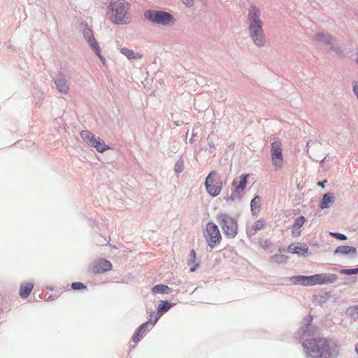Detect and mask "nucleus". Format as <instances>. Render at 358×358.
Returning a JSON list of instances; mask_svg holds the SVG:
<instances>
[{
  "instance_id": "27",
  "label": "nucleus",
  "mask_w": 358,
  "mask_h": 358,
  "mask_svg": "<svg viewBox=\"0 0 358 358\" xmlns=\"http://www.w3.org/2000/svg\"><path fill=\"white\" fill-rule=\"evenodd\" d=\"M316 37L319 41L326 43H330L331 41V37L328 34H318Z\"/></svg>"
},
{
  "instance_id": "35",
  "label": "nucleus",
  "mask_w": 358,
  "mask_h": 358,
  "mask_svg": "<svg viewBox=\"0 0 358 358\" xmlns=\"http://www.w3.org/2000/svg\"><path fill=\"white\" fill-rule=\"evenodd\" d=\"M327 182V180H324V181L319 182L317 185L322 187H324V183Z\"/></svg>"
},
{
  "instance_id": "2",
  "label": "nucleus",
  "mask_w": 358,
  "mask_h": 358,
  "mask_svg": "<svg viewBox=\"0 0 358 358\" xmlns=\"http://www.w3.org/2000/svg\"><path fill=\"white\" fill-rule=\"evenodd\" d=\"M259 16L260 10L255 6H251L248 14L250 35L254 43L261 47L265 44V38Z\"/></svg>"
},
{
  "instance_id": "4",
  "label": "nucleus",
  "mask_w": 358,
  "mask_h": 358,
  "mask_svg": "<svg viewBox=\"0 0 358 358\" xmlns=\"http://www.w3.org/2000/svg\"><path fill=\"white\" fill-rule=\"evenodd\" d=\"M337 278L338 277L336 275L330 273H320L310 276L298 275L294 278L296 283L304 286L333 283L337 280Z\"/></svg>"
},
{
  "instance_id": "5",
  "label": "nucleus",
  "mask_w": 358,
  "mask_h": 358,
  "mask_svg": "<svg viewBox=\"0 0 358 358\" xmlns=\"http://www.w3.org/2000/svg\"><path fill=\"white\" fill-rule=\"evenodd\" d=\"M223 187L220 177L215 171L210 172L205 180L206 192L215 197L220 194Z\"/></svg>"
},
{
  "instance_id": "33",
  "label": "nucleus",
  "mask_w": 358,
  "mask_h": 358,
  "mask_svg": "<svg viewBox=\"0 0 358 358\" xmlns=\"http://www.w3.org/2000/svg\"><path fill=\"white\" fill-rule=\"evenodd\" d=\"M182 1L187 7H191L194 4V0H182Z\"/></svg>"
},
{
  "instance_id": "26",
  "label": "nucleus",
  "mask_w": 358,
  "mask_h": 358,
  "mask_svg": "<svg viewBox=\"0 0 358 358\" xmlns=\"http://www.w3.org/2000/svg\"><path fill=\"white\" fill-rule=\"evenodd\" d=\"M265 227V222L263 219H260L256 222H254V224L252 226V230L256 232L259 230L262 229Z\"/></svg>"
},
{
  "instance_id": "16",
  "label": "nucleus",
  "mask_w": 358,
  "mask_h": 358,
  "mask_svg": "<svg viewBox=\"0 0 358 358\" xmlns=\"http://www.w3.org/2000/svg\"><path fill=\"white\" fill-rule=\"evenodd\" d=\"M150 322V320L145 322V323H143V324H141L139 328L137 329V331H136V333L134 334L133 337H132V340L134 343H138L143 336V334L145 331V328L147 327V325Z\"/></svg>"
},
{
  "instance_id": "1",
  "label": "nucleus",
  "mask_w": 358,
  "mask_h": 358,
  "mask_svg": "<svg viewBox=\"0 0 358 358\" xmlns=\"http://www.w3.org/2000/svg\"><path fill=\"white\" fill-rule=\"evenodd\" d=\"M308 358H334L338 355V348L324 338H315L303 343Z\"/></svg>"
},
{
  "instance_id": "28",
  "label": "nucleus",
  "mask_w": 358,
  "mask_h": 358,
  "mask_svg": "<svg viewBox=\"0 0 358 358\" xmlns=\"http://www.w3.org/2000/svg\"><path fill=\"white\" fill-rule=\"evenodd\" d=\"M304 222H305L304 217L301 216L295 220L293 227L296 229H299L300 227H302V225L304 224Z\"/></svg>"
},
{
  "instance_id": "22",
  "label": "nucleus",
  "mask_w": 358,
  "mask_h": 358,
  "mask_svg": "<svg viewBox=\"0 0 358 358\" xmlns=\"http://www.w3.org/2000/svg\"><path fill=\"white\" fill-rule=\"evenodd\" d=\"M171 306V304L168 301H162L161 303L158 306V308H157L158 314H159V315H161L163 313L168 311L170 309ZM160 316H159L158 317H157L155 320L153 324H155L157 322V321L158 320V318Z\"/></svg>"
},
{
  "instance_id": "12",
  "label": "nucleus",
  "mask_w": 358,
  "mask_h": 358,
  "mask_svg": "<svg viewBox=\"0 0 358 358\" xmlns=\"http://www.w3.org/2000/svg\"><path fill=\"white\" fill-rule=\"evenodd\" d=\"M83 35L85 39L87 41V42L90 43L91 48L94 50L96 55L101 59H103V57L101 55V48L97 43V41L95 40L93 32L91 29L89 28H85L83 30Z\"/></svg>"
},
{
  "instance_id": "29",
  "label": "nucleus",
  "mask_w": 358,
  "mask_h": 358,
  "mask_svg": "<svg viewBox=\"0 0 358 358\" xmlns=\"http://www.w3.org/2000/svg\"><path fill=\"white\" fill-rule=\"evenodd\" d=\"M71 287H72V289H73L75 290L86 289V286L83 283L80 282H73L71 284Z\"/></svg>"
},
{
  "instance_id": "19",
  "label": "nucleus",
  "mask_w": 358,
  "mask_h": 358,
  "mask_svg": "<svg viewBox=\"0 0 358 358\" xmlns=\"http://www.w3.org/2000/svg\"><path fill=\"white\" fill-rule=\"evenodd\" d=\"M57 90L59 92L66 94L69 91V86L66 80L64 78H58L55 81Z\"/></svg>"
},
{
  "instance_id": "24",
  "label": "nucleus",
  "mask_w": 358,
  "mask_h": 358,
  "mask_svg": "<svg viewBox=\"0 0 358 358\" xmlns=\"http://www.w3.org/2000/svg\"><path fill=\"white\" fill-rule=\"evenodd\" d=\"M189 259L188 260L187 262V264L188 266H193L191 268H190V271L191 272H194L196 267L199 266L198 264H196V252L194 250H192L190 251V255H189Z\"/></svg>"
},
{
  "instance_id": "10",
  "label": "nucleus",
  "mask_w": 358,
  "mask_h": 358,
  "mask_svg": "<svg viewBox=\"0 0 358 358\" xmlns=\"http://www.w3.org/2000/svg\"><path fill=\"white\" fill-rule=\"evenodd\" d=\"M144 15L150 21L164 25L168 24L173 19L171 14L164 11L147 10Z\"/></svg>"
},
{
  "instance_id": "8",
  "label": "nucleus",
  "mask_w": 358,
  "mask_h": 358,
  "mask_svg": "<svg viewBox=\"0 0 358 358\" xmlns=\"http://www.w3.org/2000/svg\"><path fill=\"white\" fill-rule=\"evenodd\" d=\"M204 236L208 245L211 248L219 243L222 239L218 227L213 222H208L206 224Z\"/></svg>"
},
{
  "instance_id": "20",
  "label": "nucleus",
  "mask_w": 358,
  "mask_h": 358,
  "mask_svg": "<svg viewBox=\"0 0 358 358\" xmlns=\"http://www.w3.org/2000/svg\"><path fill=\"white\" fill-rule=\"evenodd\" d=\"M334 203V196L332 194L327 193L323 196V199L320 203L322 209L328 208L331 204Z\"/></svg>"
},
{
  "instance_id": "23",
  "label": "nucleus",
  "mask_w": 358,
  "mask_h": 358,
  "mask_svg": "<svg viewBox=\"0 0 358 358\" xmlns=\"http://www.w3.org/2000/svg\"><path fill=\"white\" fill-rule=\"evenodd\" d=\"M154 294H167L171 292V288L164 285H157L152 288Z\"/></svg>"
},
{
  "instance_id": "37",
  "label": "nucleus",
  "mask_w": 358,
  "mask_h": 358,
  "mask_svg": "<svg viewBox=\"0 0 358 358\" xmlns=\"http://www.w3.org/2000/svg\"><path fill=\"white\" fill-rule=\"evenodd\" d=\"M357 63H358V59H357Z\"/></svg>"
},
{
  "instance_id": "30",
  "label": "nucleus",
  "mask_w": 358,
  "mask_h": 358,
  "mask_svg": "<svg viewBox=\"0 0 358 358\" xmlns=\"http://www.w3.org/2000/svg\"><path fill=\"white\" fill-rule=\"evenodd\" d=\"M341 274L344 275H352L358 273V268L351 269H343L340 271Z\"/></svg>"
},
{
  "instance_id": "21",
  "label": "nucleus",
  "mask_w": 358,
  "mask_h": 358,
  "mask_svg": "<svg viewBox=\"0 0 358 358\" xmlns=\"http://www.w3.org/2000/svg\"><path fill=\"white\" fill-rule=\"evenodd\" d=\"M251 211L253 214H257L260 210L261 207V197L256 196L250 203Z\"/></svg>"
},
{
  "instance_id": "13",
  "label": "nucleus",
  "mask_w": 358,
  "mask_h": 358,
  "mask_svg": "<svg viewBox=\"0 0 358 358\" xmlns=\"http://www.w3.org/2000/svg\"><path fill=\"white\" fill-rule=\"evenodd\" d=\"M249 178V174H243L241 176V180L238 184H237L236 180H234L232 182L233 186H234V190L233 194L236 196H239L245 189L248 179Z\"/></svg>"
},
{
  "instance_id": "34",
  "label": "nucleus",
  "mask_w": 358,
  "mask_h": 358,
  "mask_svg": "<svg viewBox=\"0 0 358 358\" xmlns=\"http://www.w3.org/2000/svg\"><path fill=\"white\" fill-rule=\"evenodd\" d=\"M353 91L358 98V84L357 83L355 84V85L353 86Z\"/></svg>"
},
{
  "instance_id": "17",
  "label": "nucleus",
  "mask_w": 358,
  "mask_h": 358,
  "mask_svg": "<svg viewBox=\"0 0 358 358\" xmlns=\"http://www.w3.org/2000/svg\"><path fill=\"white\" fill-rule=\"evenodd\" d=\"M357 252V249L354 247L349 245H341L338 246L334 251L335 254H341V255H348V254H355Z\"/></svg>"
},
{
  "instance_id": "11",
  "label": "nucleus",
  "mask_w": 358,
  "mask_h": 358,
  "mask_svg": "<svg viewBox=\"0 0 358 358\" xmlns=\"http://www.w3.org/2000/svg\"><path fill=\"white\" fill-rule=\"evenodd\" d=\"M112 269V264L106 259H99L91 266V271L94 273H102Z\"/></svg>"
},
{
  "instance_id": "32",
  "label": "nucleus",
  "mask_w": 358,
  "mask_h": 358,
  "mask_svg": "<svg viewBox=\"0 0 358 358\" xmlns=\"http://www.w3.org/2000/svg\"><path fill=\"white\" fill-rule=\"evenodd\" d=\"M183 168H184V166H183V163L182 162H178L176 164V171L180 173V172H182L183 171Z\"/></svg>"
},
{
  "instance_id": "15",
  "label": "nucleus",
  "mask_w": 358,
  "mask_h": 358,
  "mask_svg": "<svg viewBox=\"0 0 358 358\" xmlns=\"http://www.w3.org/2000/svg\"><path fill=\"white\" fill-rule=\"evenodd\" d=\"M33 287L34 285L31 282L22 284L20 289V296L23 299L27 298L30 294Z\"/></svg>"
},
{
  "instance_id": "25",
  "label": "nucleus",
  "mask_w": 358,
  "mask_h": 358,
  "mask_svg": "<svg viewBox=\"0 0 358 358\" xmlns=\"http://www.w3.org/2000/svg\"><path fill=\"white\" fill-rule=\"evenodd\" d=\"M288 257L285 255L277 254L271 257V261L275 263H285L287 262Z\"/></svg>"
},
{
  "instance_id": "6",
  "label": "nucleus",
  "mask_w": 358,
  "mask_h": 358,
  "mask_svg": "<svg viewBox=\"0 0 358 358\" xmlns=\"http://www.w3.org/2000/svg\"><path fill=\"white\" fill-rule=\"evenodd\" d=\"M224 235L229 238H234L238 232L236 221L227 214H220L217 217Z\"/></svg>"
},
{
  "instance_id": "18",
  "label": "nucleus",
  "mask_w": 358,
  "mask_h": 358,
  "mask_svg": "<svg viewBox=\"0 0 358 358\" xmlns=\"http://www.w3.org/2000/svg\"><path fill=\"white\" fill-rule=\"evenodd\" d=\"M120 52L126 56L129 59H141L143 55L139 53H135L132 50L127 48H122Z\"/></svg>"
},
{
  "instance_id": "36",
  "label": "nucleus",
  "mask_w": 358,
  "mask_h": 358,
  "mask_svg": "<svg viewBox=\"0 0 358 358\" xmlns=\"http://www.w3.org/2000/svg\"><path fill=\"white\" fill-rule=\"evenodd\" d=\"M354 309L358 313V305L354 307Z\"/></svg>"
},
{
  "instance_id": "14",
  "label": "nucleus",
  "mask_w": 358,
  "mask_h": 358,
  "mask_svg": "<svg viewBox=\"0 0 358 358\" xmlns=\"http://www.w3.org/2000/svg\"><path fill=\"white\" fill-rule=\"evenodd\" d=\"M308 248L306 245L298 243L297 245H290L287 248V251L290 253L301 255L307 252Z\"/></svg>"
},
{
  "instance_id": "7",
  "label": "nucleus",
  "mask_w": 358,
  "mask_h": 358,
  "mask_svg": "<svg viewBox=\"0 0 358 358\" xmlns=\"http://www.w3.org/2000/svg\"><path fill=\"white\" fill-rule=\"evenodd\" d=\"M271 157L272 164L275 170H280L283 166V155L282 143L280 141H275L271 145Z\"/></svg>"
},
{
  "instance_id": "3",
  "label": "nucleus",
  "mask_w": 358,
  "mask_h": 358,
  "mask_svg": "<svg viewBox=\"0 0 358 358\" xmlns=\"http://www.w3.org/2000/svg\"><path fill=\"white\" fill-rule=\"evenodd\" d=\"M129 4L124 1L113 2L109 6V19L117 24H127L130 20Z\"/></svg>"
},
{
  "instance_id": "9",
  "label": "nucleus",
  "mask_w": 358,
  "mask_h": 358,
  "mask_svg": "<svg viewBox=\"0 0 358 358\" xmlns=\"http://www.w3.org/2000/svg\"><path fill=\"white\" fill-rule=\"evenodd\" d=\"M80 136L84 141L94 147L98 152H103L109 149V146L106 145L103 140L100 138H96L95 136L89 131H83Z\"/></svg>"
},
{
  "instance_id": "31",
  "label": "nucleus",
  "mask_w": 358,
  "mask_h": 358,
  "mask_svg": "<svg viewBox=\"0 0 358 358\" xmlns=\"http://www.w3.org/2000/svg\"><path fill=\"white\" fill-rule=\"evenodd\" d=\"M330 235L339 239V240H342V241H345L347 239V237L345 235L343 234H339V233H330Z\"/></svg>"
}]
</instances>
